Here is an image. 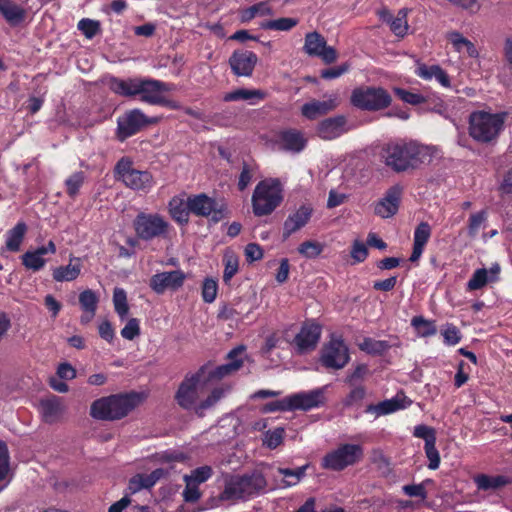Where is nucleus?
<instances>
[{
  "label": "nucleus",
  "instance_id": "1",
  "mask_svg": "<svg viewBox=\"0 0 512 512\" xmlns=\"http://www.w3.org/2000/svg\"><path fill=\"white\" fill-rule=\"evenodd\" d=\"M382 157L386 166L401 173L430 163L432 153L428 146L416 141L399 140L386 144L382 149Z\"/></svg>",
  "mask_w": 512,
  "mask_h": 512
},
{
  "label": "nucleus",
  "instance_id": "2",
  "mask_svg": "<svg viewBox=\"0 0 512 512\" xmlns=\"http://www.w3.org/2000/svg\"><path fill=\"white\" fill-rule=\"evenodd\" d=\"M137 392L113 394L95 400L90 407V415L97 420H120L126 417L140 403Z\"/></svg>",
  "mask_w": 512,
  "mask_h": 512
},
{
  "label": "nucleus",
  "instance_id": "3",
  "mask_svg": "<svg viewBox=\"0 0 512 512\" xmlns=\"http://www.w3.org/2000/svg\"><path fill=\"white\" fill-rule=\"evenodd\" d=\"M266 484L263 474L257 471L244 475H229L225 478L224 489L219 498L222 501L249 499L259 495Z\"/></svg>",
  "mask_w": 512,
  "mask_h": 512
},
{
  "label": "nucleus",
  "instance_id": "4",
  "mask_svg": "<svg viewBox=\"0 0 512 512\" xmlns=\"http://www.w3.org/2000/svg\"><path fill=\"white\" fill-rule=\"evenodd\" d=\"M507 113L476 111L469 117V135L479 143L496 140L504 128Z\"/></svg>",
  "mask_w": 512,
  "mask_h": 512
},
{
  "label": "nucleus",
  "instance_id": "5",
  "mask_svg": "<svg viewBox=\"0 0 512 512\" xmlns=\"http://www.w3.org/2000/svg\"><path fill=\"white\" fill-rule=\"evenodd\" d=\"M283 201V189L279 179L261 180L252 195V209L257 217L270 215Z\"/></svg>",
  "mask_w": 512,
  "mask_h": 512
},
{
  "label": "nucleus",
  "instance_id": "6",
  "mask_svg": "<svg viewBox=\"0 0 512 512\" xmlns=\"http://www.w3.org/2000/svg\"><path fill=\"white\" fill-rule=\"evenodd\" d=\"M114 174L117 180L121 181L127 188L148 193L156 184L154 176L148 170H138L134 168V163L130 157L120 158L115 167Z\"/></svg>",
  "mask_w": 512,
  "mask_h": 512
},
{
  "label": "nucleus",
  "instance_id": "7",
  "mask_svg": "<svg viewBox=\"0 0 512 512\" xmlns=\"http://www.w3.org/2000/svg\"><path fill=\"white\" fill-rule=\"evenodd\" d=\"M350 102L363 111H380L391 105L392 98L382 87L362 86L352 91Z\"/></svg>",
  "mask_w": 512,
  "mask_h": 512
},
{
  "label": "nucleus",
  "instance_id": "8",
  "mask_svg": "<svg viewBox=\"0 0 512 512\" xmlns=\"http://www.w3.org/2000/svg\"><path fill=\"white\" fill-rule=\"evenodd\" d=\"M364 457L363 447L359 444H340L328 452L322 459V467L332 471H342L360 462Z\"/></svg>",
  "mask_w": 512,
  "mask_h": 512
},
{
  "label": "nucleus",
  "instance_id": "9",
  "mask_svg": "<svg viewBox=\"0 0 512 512\" xmlns=\"http://www.w3.org/2000/svg\"><path fill=\"white\" fill-rule=\"evenodd\" d=\"M268 142L276 149L291 154H300L308 145L305 133L297 128L284 127L272 131Z\"/></svg>",
  "mask_w": 512,
  "mask_h": 512
},
{
  "label": "nucleus",
  "instance_id": "10",
  "mask_svg": "<svg viewBox=\"0 0 512 512\" xmlns=\"http://www.w3.org/2000/svg\"><path fill=\"white\" fill-rule=\"evenodd\" d=\"M169 223L159 214L140 212L133 221L137 237L144 241L165 237L168 233Z\"/></svg>",
  "mask_w": 512,
  "mask_h": 512
},
{
  "label": "nucleus",
  "instance_id": "11",
  "mask_svg": "<svg viewBox=\"0 0 512 512\" xmlns=\"http://www.w3.org/2000/svg\"><path fill=\"white\" fill-rule=\"evenodd\" d=\"M157 121V118H148L140 109L128 110L117 119V138L124 141Z\"/></svg>",
  "mask_w": 512,
  "mask_h": 512
},
{
  "label": "nucleus",
  "instance_id": "12",
  "mask_svg": "<svg viewBox=\"0 0 512 512\" xmlns=\"http://www.w3.org/2000/svg\"><path fill=\"white\" fill-rule=\"evenodd\" d=\"M189 208L193 215L198 217H211L214 223L225 218L226 208L219 206L217 201L205 193L189 196Z\"/></svg>",
  "mask_w": 512,
  "mask_h": 512
},
{
  "label": "nucleus",
  "instance_id": "13",
  "mask_svg": "<svg viewBox=\"0 0 512 512\" xmlns=\"http://www.w3.org/2000/svg\"><path fill=\"white\" fill-rule=\"evenodd\" d=\"M349 360V349L341 337L332 338L322 348L320 361L328 369H342Z\"/></svg>",
  "mask_w": 512,
  "mask_h": 512
},
{
  "label": "nucleus",
  "instance_id": "14",
  "mask_svg": "<svg viewBox=\"0 0 512 512\" xmlns=\"http://www.w3.org/2000/svg\"><path fill=\"white\" fill-rule=\"evenodd\" d=\"M139 89V96L142 102L151 105H160L170 108H175L176 105L173 101L167 99L163 93L171 90L168 83L152 78H142Z\"/></svg>",
  "mask_w": 512,
  "mask_h": 512
},
{
  "label": "nucleus",
  "instance_id": "15",
  "mask_svg": "<svg viewBox=\"0 0 512 512\" xmlns=\"http://www.w3.org/2000/svg\"><path fill=\"white\" fill-rule=\"evenodd\" d=\"M304 52L311 57H319L325 64H332L337 60L338 53L332 46L327 45L323 35L317 31L305 35Z\"/></svg>",
  "mask_w": 512,
  "mask_h": 512
},
{
  "label": "nucleus",
  "instance_id": "16",
  "mask_svg": "<svg viewBox=\"0 0 512 512\" xmlns=\"http://www.w3.org/2000/svg\"><path fill=\"white\" fill-rule=\"evenodd\" d=\"M207 366L203 365L196 373L187 375L176 392V400L184 409H191L197 399V386L203 377Z\"/></svg>",
  "mask_w": 512,
  "mask_h": 512
},
{
  "label": "nucleus",
  "instance_id": "17",
  "mask_svg": "<svg viewBox=\"0 0 512 512\" xmlns=\"http://www.w3.org/2000/svg\"><path fill=\"white\" fill-rule=\"evenodd\" d=\"M351 130L345 115H336L321 120L316 126V135L325 141L341 137Z\"/></svg>",
  "mask_w": 512,
  "mask_h": 512
},
{
  "label": "nucleus",
  "instance_id": "18",
  "mask_svg": "<svg viewBox=\"0 0 512 512\" xmlns=\"http://www.w3.org/2000/svg\"><path fill=\"white\" fill-rule=\"evenodd\" d=\"M403 188L399 184L391 186L375 204L374 213L381 218L393 217L399 210Z\"/></svg>",
  "mask_w": 512,
  "mask_h": 512
},
{
  "label": "nucleus",
  "instance_id": "19",
  "mask_svg": "<svg viewBox=\"0 0 512 512\" xmlns=\"http://www.w3.org/2000/svg\"><path fill=\"white\" fill-rule=\"evenodd\" d=\"M322 333V327L315 323L306 321L301 326L299 333L295 336L293 343L299 353L315 349Z\"/></svg>",
  "mask_w": 512,
  "mask_h": 512
},
{
  "label": "nucleus",
  "instance_id": "20",
  "mask_svg": "<svg viewBox=\"0 0 512 512\" xmlns=\"http://www.w3.org/2000/svg\"><path fill=\"white\" fill-rule=\"evenodd\" d=\"M185 274L182 270L156 273L150 278L149 286L157 294H163L167 289L177 290L184 284Z\"/></svg>",
  "mask_w": 512,
  "mask_h": 512
},
{
  "label": "nucleus",
  "instance_id": "21",
  "mask_svg": "<svg viewBox=\"0 0 512 512\" xmlns=\"http://www.w3.org/2000/svg\"><path fill=\"white\" fill-rule=\"evenodd\" d=\"M257 55L249 50H235L229 58L232 72L237 76L249 77L257 64Z\"/></svg>",
  "mask_w": 512,
  "mask_h": 512
},
{
  "label": "nucleus",
  "instance_id": "22",
  "mask_svg": "<svg viewBox=\"0 0 512 512\" xmlns=\"http://www.w3.org/2000/svg\"><path fill=\"white\" fill-rule=\"evenodd\" d=\"M288 398L291 411H308L313 408H318L324 404V395L321 389H315L309 392L295 393L288 396Z\"/></svg>",
  "mask_w": 512,
  "mask_h": 512
},
{
  "label": "nucleus",
  "instance_id": "23",
  "mask_svg": "<svg viewBox=\"0 0 512 512\" xmlns=\"http://www.w3.org/2000/svg\"><path fill=\"white\" fill-rule=\"evenodd\" d=\"M407 14L408 10L405 8L400 9L396 16H393L387 8H382L377 11L379 19L389 26L395 36L400 38H403L407 34L409 28Z\"/></svg>",
  "mask_w": 512,
  "mask_h": 512
},
{
  "label": "nucleus",
  "instance_id": "24",
  "mask_svg": "<svg viewBox=\"0 0 512 512\" xmlns=\"http://www.w3.org/2000/svg\"><path fill=\"white\" fill-rule=\"evenodd\" d=\"M39 411L42 420L47 424H54L60 421L64 412L65 406L62 398L56 395H50L49 397L43 398L39 402Z\"/></svg>",
  "mask_w": 512,
  "mask_h": 512
},
{
  "label": "nucleus",
  "instance_id": "25",
  "mask_svg": "<svg viewBox=\"0 0 512 512\" xmlns=\"http://www.w3.org/2000/svg\"><path fill=\"white\" fill-rule=\"evenodd\" d=\"M313 209L307 205H301L294 213L290 214L283 224V240H287L293 233L303 228L311 219Z\"/></svg>",
  "mask_w": 512,
  "mask_h": 512
},
{
  "label": "nucleus",
  "instance_id": "26",
  "mask_svg": "<svg viewBox=\"0 0 512 512\" xmlns=\"http://www.w3.org/2000/svg\"><path fill=\"white\" fill-rule=\"evenodd\" d=\"M473 482L478 491H497L512 484V478L506 475H488L479 473L473 476Z\"/></svg>",
  "mask_w": 512,
  "mask_h": 512
},
{
  "label": "nucleus",
  "instance_id": "27",
  "mask_svg": "<svg viewBox=\"0 0 512 512\" xmlns=\"http://www.w3.org/2000/svg\"><path fill=\"white\" fill-rule=\"evenodd\" d=\"M142 78L143 77L121 79L112 76L109 79L108 87L113 93L119 96L134 97L139 94Z\"/></svg>",
  "mask_w": 512,
  "mask_h": 512
},
{
  "label": "nucleus",
  "instance_id": "28",
  "mask_svg": "<svg viewBox=\"0 0 512 512\" xmlns=\"http://www.w3.org/2000/svg\"><path fill=\"white\" fill-rule=\"evenodd\" d=\"M414 74L423 80H432L433 78L445 88L451 87L450 77L447 72L439 65H426L424 63H418Z\"/></svg>",
  "mask_w": 512,
  "mask_h": 512
},
{
  "label": "nucleus",
  "instance_id": "29",
  "mask_svg": "<svg viewBox=\"0 0 512 512\" xmlns=\"http://www.w3.org/2000/svg\"><path fill=\"white\" fill-rule=\"evenodd\" d=\"M336 99L312 100L302 105L301 114L308 120H315L320 116L328 114L337 107Z\"/></svg>",
  "mask_w": 512,
  "mask_h": 512
},
{
  "label": "nucleus",
  "instance_id": "30",
  "mask_svg": "<svg viewBox=\"0 0 512 512\" xmlns=\"http://www.w3.org/2000/svg\"><path fill=\"white\" fill-rule=\"evenodd\" d=\"M431 233V226L428 222H420L416 226L413 237V249L409 258L411 262H416L420 259L425 246L431 237Z\"/></svg>",
  "mask_w": 512,
  "mask_h": 512
},
{
  "label": "nucleus",
  "instance_id": "31",
  "mask_svg": "<svg viewBox=\"0 0 512 512\" xmlns=\"http://www.w3.org/2000/svg\"><path fill=\"white\" fill-rule=\"evenodd\" d=\"M393 92L401 101L413 106L426 104L431 101L435 108H443V101L440 98H431L430 96H425L421 93L412 92L400 87H395Z\"/></svg>",
  "mask_w": 512,
  "mask_h": 512
},
{
  "label": "nucleus",
  "instance_id": "32",
  "mask_svg": "<svg viewBox=\"0 0 512 512\" xmlns=\"http://www.w3.org/2000/svg\"><path fill=\"white\" fill-rule=\"evenodd\" d=\"M0 14L12 26L20 24L26 16L24 8L13 0H0Z\"/></svg>",
  "mask_w": 512,
  "mask_h": 512
},
{
  "label": "nucleus",
  "instance_id": "33",
  "mask_svg": "<svg viewBox=\"0 0 512 512\" xmlns=\"http://www.w3.org/2000/svg\"><path fill=\"white\" fill-rule=\"evenodd\" d=\"M28 226L24 221H19L13 228L9 229L5 236V248L10 252H18L27 233Z\"/></svg>",
  "mask_w": 512,
  "mask_h": 512
},
{
  "label": "nucleus",
  "instance_id": "34",
  "mask_svg": "<svg viewBox=\"0 0 512 512\" xmlns=\"http://www.w3.org/2000/svg\"><path fill=\"white\" fill-rule=\"evenodd\" d=\"M80 261V258L72 257L68 265L56 267L52 273L53 279L57 282L77 279L81 273Z\"/></svg>",
  "mask_w": 512,
  "mask_h": 512
},
{
  "label": "nucleus",
  "instance_id": "35",
  "mask_svg": "<svg viewBox=\"0 0 512 512\" xmlns=\"http://www.w3.org/2000/svg\"><path fill=\"white\" fill-rule=\"evenodd\" d=\"M377 404L380 414L383 416L408 408L412 404V400L401 391L393 398L383 400Z\"/></svg>",
  "mask_w": 512,
  "mask_h": 512
},
{
  "label": "nucleus",
  "instance_id": "36",
  "mask_svg": "<svg viewBox=\"0 0 512 512\" xmlns=\"http://www.w3.org/2000/svg\"><path fill=\"white\" fill-rule=\"evenodd\" d=\"M169 213L172 219L178 224L185 225L189 222V197L185 202L183 199L173 197L169 202Z\"/></svg>",
  "mask_w": 512,
  "mask_h": 512
},
{
  "label": "nucleus",
  "instance_id": "37",
  "mask_svg": "<svg viewBox=\"0 0 512 512\" xmlns=\"http://www.w3.org/2000/svg\"><path fill=\"white\" fill-rule=\"evenodd\" d=\"M273 10L266 2L254 4L248 8L239 10V19L241 23H248L257 16L272 15Z\"/></svg>",
  "mask_w": 512,
  "mask_h": 512
},
{
  "label": "nucleus",
  "instance_id": "38",
  "mask_svg": "<svg viewBox=\"0 0 512 512\" xmlns=\"http://www.w3.org/2000/svg\"><path fill=\"white\" fill-rule=\"evenodd\" d=\"M391 345L385 340H376L371 337H365L359 344V349L372 356H382L389 349Z\"/></svg>",
  "mask_w": 512,
  "mask_h": 512
},
{
  "label": "nucleus",
  "instance_id": "39",
  "mask_svg": "<svg viewBox=\"0 0 512 512\" xmlns=\"http://www.w3.org/2000/svg\"><path fill=\"white\" fill-rule=\"evenodd\" d=\"M266 94L259 89H245L239 88L234 91L228 92L223 96L225 102H233L240 100H252L257 99L258 101L263 100Z\"/></svg>",
  "mask_w": 512,
  "mask_h": 512
},
{
  "label": "nucleus",
  "instance_id": "40",
  "mask_svg": "<svg viewBox=\"0 0 512 512\" xmlns=\"http://www.w3.org/2000/svg\"><path fill=\"white\" fill-rule=\"evenodd\" d=\"M449 40L459 53L465 52L470 57H476L478 55L475 45L459 32H452L449 36Z\"/></svg>",
  "mask_w": 512,
  "mask_h": 512
},
{
  "label": "nucleus",
  "instance_id": "41",
  "mask_svg": "<svg viewBox=\"0 0 512 512\" xmlns=\"http://www.w3.org/2000/svg\"><path fill=\"white\" fill-rule=\"evenodd\" d=\"M298 24V19L291 17H282L273 20H265L260 23V28L274 31H290Z\"/></svg>",
  "mask_w": 512,
  "mask_h": 512
},
{
  "label": "nucleus",
  "instance_id": "42",
  "mask_svg": "<svg viewBox=\"0 0 512 512\" xmlns=\"http://www.w3.org/2000/svg\"><path fill=\"white\" fill-rule=\"evenodd\" d=\"M85 179V173L83 171H77L65 180L66 193L70 198L74 199L79 194Z\"/></svg>",
  "mask_w": 512,
  "mask_h": 512
},
{
  "label": "nucleus",
  "instance_id": "43",
  "mask_svg": "<svg viewBox=\"0 0 512 512\" xmlns=\"http://www.w3.org/2000/svg\"><path fill=\"white\" fill-rule=\"evenodd\" d=\"M308 465H303L295 469L279 468L278 473L283 476V482L286 486H294L305 476Z\"/></svg>",
  "mask_w": 512,
  "mask_h": 512
},
{
  "label": "nucleus",
  "instance_id": "44",
  "mask_svg": "<svg viewBox=\"0 0 512 512\" xmlns=\"http://www.w3.org/2000/svg\"><path fill=\"white\" fill-rule=\"evenodd\" d=\"M241 368V363L239 361L227 362L225 364L219 365L213 370L209 371L207 381L210 380H220Z\"/></svg>",
  "mask_w": 512,
  "mask_h": 512
},
{
  "label": "nucleus",
  "instance_id": "45",
  "mask_svg": "<svg viewBox=\"0 0 512 512\" xmlns=\"http://www.w3.org/2000/svg\"><path fill=\"white\" fill-rule=\"evenodd\" d=\"M366 396V388L363 385L352 386L350 392L342 400L345 408L359 407Z\"/></svg>",
  "mask_w": 512,
  "mask_h": 512
},
{
  "label": "nucleus",
  "instance_id": "46",
  "mask_svg": "<svg viewBox=\"0 0 512 512\" xmlns=\"http://www.w3.org/2000/svg\"><path fill=\"white\" fill-rule=\"evenodd\" d=\"M489 282L488 270L485 268L476 269L467 282L466 290L476 291L482 289Z\"/></svg>",
  "mask_w": 512,
  "mask_h": 512
},
{
  "label": "nucleus",
  "instance_id": "47",
  "mask_svg": "<svg viewBox=\"0 0 512 512\" xmlns=\"http://www.w3.org/2000/svg\"><path fill=\"white\" fill-rule=\"evenodd\" d=\"M79 303L83 311L93 316L97 309L98 297L94 291L87 289L80 293Z\"/></svg>",
  "mask_w": 512,
  "mask_h": 512
},
{
  "label": "nucleus",
  "instance_id": "48",
  "mask_svg": "<svg viewBox=\"0 0 512 512\" xmlns=\"http://www.w3.org/2000/svg\"><path fill=\"white\" fill-rule=\"evenodd\" d=\"M411 325L418 331L422 337H429L436 334L437 329L433 321L426 320L422 316H415L411 320Z\"/></svg>",
  "mask_w": 512,
  "mask_h": 512
},
{
  "label": "nucleus",
  "instance_id": "49",
  "mask_svg": "<svg viewBox=\"0 0 512 512\" xmlns=\"http://www.w3.org/2000/svg\"><path fill=\"white\" fill-rule=\"evenodd\" d=\"M324 249V245L320 242L314 241V240H307L301 243L298 246V252L308 258V259H314L317 258Z\"/></svg>",
  "mask_w": 512,
  "mask_h": 512
},
{
  "label": "nucleus",
  "instance_id": "50",
  "mask_svg": "<svg viewBox=\"0 0 512 512\" xmlns=\"http://www.w3.org/2000/svg\"><path fill=\"white\" fill-rule=\"evenodd\" d=\"M113 303L116 313L123 319L129 311L127 296L123 289L116 288L113 293Z\"/></svg>",
  "mask_w": 512,
  "mask_h": 512
},
{
  "label": "nucleus",
  "instance_id": "51",
  "mask_svg": "<svg viewBox=\"0 0 512 512\" xmlns=\"http://www.w3.org/2000/svg\"><path fill=\"white\" fill-rule=\"evenodd\" d=\"M369 255L367 246L360 240L356 239L353 241L350 251L352 258V265L364 262Z\"/></svg>",
  "mask_w": 512,
  "mask_h": 512
},
{
  "label": "nucleus",
  "instance_id": "52",
  "mask_svg": "<svg viewBox=\"0 0 512 512\" xmlns=\"http://www.w3.org/2000/svg\"><path fill=\"white\" fill-rule=\"evenodd\" d=\"M224 262V273L223 281L228 284L233 276L238 272L239 260L235 255H225L223 258Z\"/></svg>",
  "mask_w": 512,
  "mask_h": 512
},
{
  "label": "nucleus",
  "instance_id": "53",
  "mask_svg": "<svg viewBox=\"0 0 512 512\" xmlns=\"http://www.w3.org/2000/svg\"><path fill=\"white\" fill-rule=\"evenodd\" d=\"M78 29L83 33V35L92 39L100 32V23L97 20H92L89 18H83L78 22Z\"/></svg>",
  "mask_w": 512,
  "mask_h": 512
},
{
  "label": "nucleus",
  "instance_id": "54",
  "mask_svg": "<svg viewBox=\"0 0 512 512\" xmlns=\"http://www.w3.org/2000/svg\"><path fill=\"white\" fill-rule=\"evenodd\" d=\"M22 264L33 271H39L46 263L45 259L37 255L34 251H27L22 255Z\"/></svg>",
  "mask_w": 512,
  "mask_h": 512
},
{
  "label": "nucleus",
  "instance_id": "55",
  "mask_svg": "<svg viewBox=\"0 0 512 512\" xmlns=\"http://www.w3.org/2000/svg\"><path fill=\"white\" fill-rule=\"evenodd\" d=\"M413 436L423 439L425 442L424 444H427L428 442L436 443L437 441L435 428L425 424H419L415 426L413 430Z\"/></svg>",
  "mask_w": 512,
  "mask_h": 512
},
{
  "label": "nucleus",
  "instance_id": "56",
  "mask_svg": "<svg viewBox=\"0 0 512 512\" xmlns=\"http://www.w3.org/2000/svg\"><path fill=\"white\" fill-rule=\"evenodd\" d=\"M424 451L427 459L429 460L428 468L431 470H436L439 468L441 463L440 453L436 448V443H427L424 444Z\"/></svg>",
  "mask_w": 512,
  "mask_h": 512
},
{
  "label": "nucleus",
  "instance_id": "57",
  "mask_svg": "<svg viewBox=\"0 0 512 512\" xmlns=\"http://www.w3.org/2000/svg\"><path fill=\"white\" fill-rule=\"evenodd\" d=\"M218 284L212 278H206L202 285V298L206 303H212L217 296Z\"/></svg>",
  "mask_w": 512,
  "mask_h": 512
},
{
  "label": "nucleus",
  "instance_id": "58",
  "mask_svg": "<svg viewBox=\"0 0 512 512\" xmlns=\"http://www.w3.org/2000/svg\"><path fill=\"white\" fill-rule=\"evenodd\" d=\"M212 474V468L205 465L192 470L190 475H185V478L199 485L207 481L212 476Z\"/></svg>",
  "mask_w": 512,
  "mask_h": 512
},
{
  "label": "nucleus",
  "instance_id": "59",
  "mask_svg": "<svg viewBox=\"0 0 512 512\" xmlns=\"http://www.w3.org/2000/svg\"><path fill=\"white\" fill-rule=\"evenodd\" d=\"M486 217H487V215L484 210L470 215L469 222H468L469 236L475 237L478 234L481 225L486 220Z\"/></svg>",
  "mask_w": 512,
  "mask_h": 512
},
{
  "label": "nucleus",
  "instance_id": "60",
  "mask_svg": "<svg viewBox=\"0 0 512 512\" xmlns=\"http://www.w3.org/2000/svg\"><path fill=\"white\" fill-rule=\"evenodd\" d=\"M141 333L139 320L130 318L126 325L121 329V336L126 340H133Z\"/></svg>",
  "mask_w": 512,
  "mask_h": 512
},
{
  "label": "nucleus",
  "instance_id": "61",
  "mask_svg": "<svg viewBox=\"0 0 512 512\" xmlns=\"http://www.w3.org/2000/svg\"><path fill=\"white\" fill-rule=\"evenodd\" d=\"M184 480L186 482V486L183 491L184 500L188 503L197 502L201 497V493L198 488L199 485L185 477Z\"/></svg>",
  "mask_w": 512,
  "mask_h": 512
},
{
  "label": "nucleus",
  "instance_id": "62",
  "mask_svg": "<svg viewBox=\"0 0 512 512\" xmlns=\"http://www.w3.org/2000/svg\"><path fill=\"white\" fill-rule=\"evenodd\" d=\"M225 394V389L223 387H217L211 391V393L207 396L199 404V409L205 410L212 406H214Z\"/></svg>",
  "mask_w": 512,
  "mask_h": 512
},
{
  "label": "nucleus",
  "instance_id": "63",
  "mask_svg": "<svg viewBox=\"0 0 512 512\" xmlns=\"http://www.w3.org/2000/svg\"><path fill=\"white\" fill-rule=\"evenodd\" d=\"M368 366L366 364H358L353 372L347 375L345 379V383L350 386H354L355 382L358 380H363L368 374Z\"/></svg>",
  "mask_w": 512,
  "mask_h": 512
},
{
  "label": "nucleus",
  "instance_id": "64",
  "mask_svg": "<svg viewBox=\"0 0 512 512\" xmlns=\"http://www.w3.org/2000/svg\"><path fill=\"white\" fill-rule=\"evenodd\" d=\"M504 67L512 76V38H507L503 46Z\"/></svg>",
  "mask_w": 512,
  "mask_h": 512
}]
</instances>
